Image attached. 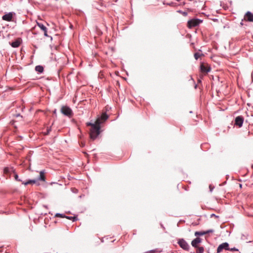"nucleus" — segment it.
Masks as SVG:
<instances>
[{
    "instance_id": "obj_26",
    "label": "nucleus",
    "mask_w": 253,
    "mask_h": 253,
    "mask_svg": "<svg viewBox=\"0 0 253 253\" xmlns=\"http://www.w3.org/2000/svg\"><path fill=\"white\" fill-rule=\"evenodd\" d=\"M13 174H14V179L16 181H18V180H19V176H18V175L17 174V173L16 172V171L15 170V172H13Z\"/></svg>"
},
{
    "instance_id": "obj_32",
    "label": "nucleus",
    "mask_w": 253,
    "mask_h": 253,
    "mask_svg": "<svg viewBox=\"0 0 253 253\" xmlns=\"http://www.w3.org/2000/svg\"><path fill=\"white\" fill-rule=\"evenodd\" d=\"M229 251H238V250L235 248H231L230 249L229 248Z\"/></svg>"
},
{
    "instance_id": "obj_30",
    "label": "nucleus",
    "mask_w": 253,
    "mask_h": 253,
    "mask_svg": "<svg viewBox=\"0 0 253 253\" xmlns=\"http://www.w3.org/2000/svg\"><path fill=\"white\" fill-rule=\"evenodd\" d=\"M178 12L180 13H182L184 16H186L187 15V12H182L181 10H178Z\"/></svg>"
},
{
    "instance_id": "obj_43",
    "label": "nucleus",
    "mask_w": 253,
    "mask_h": 253,
    "mask_svg": "<svg viewBox=\"0 0 253 253\" xmlns=\"http://www.w3.org/2000/svg\"><path fill=\"white\" fill-rule=\"evenodd\" d=\"M243 23H242V22H241V25H243Z\"/></svg>"
},
{
    "instance_id": "obj_4",
    "label": "nucleus",
    "mask_w": 253,
    "mask_h": 253,
    "mask_svg": "<svg viewBox=\"0 0 253 253\" xmlns=\"http://www.w3.org/2000/svg\"><path fill=\"white\" fill-rule=\"evenodd\" d=\"M61 112L65 116L71 118L73 117L74 113L72 109L67 106H63L61 108Z\"/></svg>"
},
{
    "instance_id": "obj_19",
    "label": "nucleus",
    "mask_w": 253,
    "mask_h": 253,
    "mask_svg": "<svg viewBox=\"0 0 253 253\" xmlns=\"http://www.w3.org/2000/svg\"><path fill=\"white\" fill-rule=\"evenodd\" d=\"M23 184L25 185H27L30 184H37V185H39L40 183L38 182L37 179H29L26 182H23Z\"/></svg>"
},
{
    "instance_id": "obj_10",
    "label": "nucleus",
    "mask_w": 253,
    "mask_h": 253,
    "mask_svg": "<svg viewBox=\"0 0 253 253\" xmlns=\"http://www.w3.org/2000/svg\"><path fill=\"white\" fill-rule=\"evenodd\" d=\"M224 249L226 251L229 250V244L228 243L225 242L219 245L217 249V253L221 252Z\"/></svg>"
},
{
    "instance_id": "obj_6",
    "label": "nucleus",
    "mask_w": 253,
    "mask_h": 253,
    "mask_svg": "<svg viewBox=\"0 0 253 253\" xmlns=\"http://www.w3.org/2000/svg\"><path fill=\"white\" fill-rule=\"evenodd\" d=\"M200 70L201 73L207 74L211 71V68L208 64L202 62L200 66Z\"/></svg>"
},
{
    "instance_id": "obj_25",
    "label": "nucleus",
    "mask_w": 253,
    "mask_h": 253,
    "mask_svg": "<svg viewBox=\"0 0 253 253\" xmlns=\"http://www.w3.org/2000/svg\"><path fill=\"white\" fill-rule=\"evenodd\" d=\"M197 248V253H203L204 252V248L203 247H198Z\"/></svg>"
},
{
    "instance_id": "obj_15",
    "label": "nucleus",
    "mask_w": 253,
    "mask_h": 253,
    "mask_svg": "<svg viewBox=\"0 0 253 253\" xmlns=\"http://www.w3.org/2000/svg\"><path fill=\"white\" fill-rule=\"evenodd\" d=\"M245 19L249 22H253V13L250 11H248L245 15Z\"/></svg>"
},
{
    "instance_id": "obj_41",
    "label": "nucleus",
    "mask_w": 253,
    "mask_h": 253,
    "mask_svg": "<svg viewBox=\"0 0 253 253\" xmlns=\"http://www.w3.org/2000/svg\"><path fill=\"white\" fill-rule=\"evenodd\" d=\"M161 227H163V228H164V227L163 226V224H161Z\"/></svg>"
},
{
    "instance_id": "obj_11",
    "label": "nucleus",
    "mask_w": 253,
    "mask_h": 253,
    "mask_svg": "<svg viewBox=\"0 0 253 253\" xmlns=\"http://www.w3.org/2000/svg\"><path fill=\"white\" fill-rule=\"evenodd\" d=\"M14 15H15V13L14 12H9L3 15L2 17V19L6 21H11Z\"/></svg>"
},
{
    "instance_id": "obj_18",
    "label": "nucleus",
    "mask_w": 253,
    "mask_h": 253,
    "mask_svg": "<svg viewBox=\"0 0 253 253\" xmlns=\"http://www.w3.org/2000/svg\"><path fill=\"white\" fill-rule=\"evenodd\" d=\"M204 56L205 55L202 52V50L201 49H199L198 52H195L194 54V57L196 60H198L199 58Z\"/></svg>"
},
{
    "instance_id": "obj_27",
    "label": "nucleus",
    "mask_w": 253,
    "mask_h": 253,
    "mask_svg": "<svg viewBox=\"0 0 253 253\" xmlns=\"http://www.w3.org/2000/svg\"><path fill=\"white\" fill-rule=\"evenodd\" d=\"M13 117H16V118L20 117L21 119V120H22V119H23V116H21L19 113H16V114H13Z\"/></svg>"
},
{
    "instance_id": "obj_12",
    "label": "nucleus",
    "mask_w": 253,
    "mask_h": 253,
    "mask_svg": "<svg viewBox=\"0 0 253 253\" xmlns=\"http://www.w3.org/2000/svg\"><path fill=\"white\" fill-rule=\"evenodd\" d=\"M22 40L21 38H17L15 41L10 42V45L14 48L18 47L22 43Z\"/></svg>"
},
{
    "instance_id": "obj_31",
    "label": "nucleus",
    "mask_w": 253,
    "mask_h": 253,
    "mask_svg": "<svg viewBox=\"0 0 253 253\" xmlns=\"http://www.w3.org/2000/svg\"><path fill=\"white\" fill-rule=\"evenodd\" d=\"M214 188V186H212L211 185H210L209 188L210 192H212Z\"/></svg>"
},
{
    "instance_id": "obj_36",
    "label": "nucleus",
    "mask_w": 253,
    "mask_h": 253,
    "mask_svg": "<svg viewBox=\"0 0 253 253\" xmlns=\"http://www.w3.org/2000/svg\"><path fill=\"white\" fill-rule=\"evenodd\" d=\"M34 3H35V5H39V4H40V3L38 1H36V2H34Z\"/></svg>"
},
{
    "instance_id": "obj_40",
    "label": "nucleus",
    "mask_w": 253,
    "mask_h": 253,
    "mask_svg": "<svg viewBox=\"0 0 253 253\" xmlns=\"http://www.w3.org/2000/svg\"><path fill=\"white\" fill-rule=\"evenodd\" d=\"M198 83H201V80L198 79Z\"/></svg>"
},
{
    "instance_id": "obj_28",
    "label": "nucleus",
    "mask_w": 253,
    "mask_h": 253,
    "mask_svg": "<svg viewBox=\"0 0 253 253\" xmlns=\"http://www.w3.org/2000/svg\"><path fill=\"white\" fill-rule=\"evenodd\" d=\"M51 131V127L48 128L46 130V132L44 133V134L48 135Z\"/></svg>"
},
{
    "instance_id": "obj_42",
    "label": "nucleus",
    "mask_w": 253,
    "mask_h": 253,
    "mask_svg": "<svg viewBox=\"0 0 253 253\" xmlns=\"http://www.w3.org/2000/svg\"><path fill=\"white\" fill-rule=\"evenodd\" d=\"M197 85L196 84L195 86V88H197Z\"/></svg>"
},
{
    "instance_id": "obj_23",
    "label": "nucleus",
    "mask_w": 253,
    "mask_h": 253,
    "mask_svg": "<svg viewBox=\"0 0 253 253\" xmlns=\"http://www.w3.org/2000/svg\"><path fill=\"white\" fill-rule=\"evenodd\" d=\"M66 218L72 220L73 222L76 221L78 220V215H75L74 216H69L66 215Z\"/></svg>"
},
{
    "instance_id": "obj_24",
    "label": "nucleus",
    "mask_w": 253,
    "mask_h": 253,
    "mask_svg": "<svg viewBox=\"0 0 253 253\" xmlns=\"http://www.w3.org/2000/svg\"><path fill=\"white\" fill-rule=\"evenodd\" d=\"M55 217L65 218L66 215L63 213H57L54 215Z\"/></svg>"
},
{
    "instance_id": "obj_13",
    "label": "nucleus",
    "mask_w": 253,
    "mask_h": 253,
    "mask_svg": "<svg viewBox=\"0 0 253 253\" xmlns=\"http://www.w3.org/2000/svg\"><path fill=\"white\" fill-rule=\"evenodd\" d=\"M214 232L213 229H209L207 231H196L195 232V236L199 237L198 236H203L209 233H212Z\"/></svg>"
},
{
    "instance_id": "obj_5",
    "label": "nucleus",
    "mask_w": 253,
    "mask_h": 253,
    "mask_svg": "<svg viewBox=\"0 0 253 253\" xmlns=\"http://www.w3.org/2000/svg\"><path fill=\"white\" fill-rule=\"evenodd\" d=\"M109 116L107 114L106 112H103L102 113L101 116L98 117L95 122H98V121H99V125L102 126V124L106 122Z\"/></svg>"
},
{
    "instance_id": "obj_21",
    "label": "nucleus",
    "mask_w": 253,
    "mask_h": 253,
    "mask_svg": "<svg viewBox=\"0 0 253 253\" xmlns=\"http://www.w3.org/2000/svg\"><path fill=\"white\" fill-rule=\"evenodd\" d=\"M163 3L164 5H169L170 6H173V7H176V6L180 5V4H178L174 1H171L170 2L168 3V2H166V1H163Z\"/></svg>"
},
{
    "instance_id": "obj_2",
    "label": "nucleus",
    "mask_w": 253,
    "mask_h": 253,
    "mask_svg": "<svg viewBox=\"0 0 253 253\" xmlns=\"http://www.w3.org/2000/svg\"><path fill=\"white\" fill-rule=\"evenodd\" d=\"M109 5V3L106 1H94L92 4L94 8L102 11H104Z\"/></svg>"
},
{
    "instance_id": "obj_16",
    "label": "nucleus",
    "mask_w": 253,
    "mask_h": 253,
    "mask_svg": "<svg viewBox=\"0 0 253 253\" xmlns=\"http://www.w3.org/2000/svg\"><path fill=\"white\" fill-rule=\"evenodd\" d=\"M202 242V239L200 237H197L195 239L192 241L191 245L194 248H198V245Z\"/></svg>"
},
{
    "instance_id": "obj_20",
    "label": "nucleus",
    "mask_w": 253,
    "mask_h": 253,
    "mask_svg": "<svg viewBox=\"0 0 253 253\" xmlns=\"http://www.w3.org/2000/svg\"><path fill=\"white\" fill-rule=\"evenodd\" d=\"M37 180L38 181H45V173L44 170L41 171L40 172V175L37 178Z\"/></svg>"
},
{
    "instance_id": "obj_37",
    "label": "nucleus",
    "mask_w": 253,
    "mask_h": 253,
    "mask_svg": "<svg viewBox=\"0 0 253 253\" xmlns=\"http://www.w3.org/2000/svg\"><path fill=\"white\" fill-rule=\"evenodd\" d=\"M53 114H55L56 113V110L55 109L53 112Z\"/></svg>"
},
{
    "instance_id": "obj_7",
    "label": "nucleus",
    "mask_w": 253,
    "mask_h": 253,
    "mask_svg": "<svg viewBox=\"0 0 253 253\" xmlns=\"http://www.w3.org/2000/svg\"><path fill=\"white\" fill-rule=\"evenodd\" d=\"M177 244L183 250L186 251H189L190 246L184 239H179L177 241Z\"/></svg>"
},
{
    "instance_id": "obj_38",
    "label": "nucleus",
    "mask_w": 253,
    "mask_h": 253,
    "mask_svg": "<svg viewBox=\"0 0 253 253\" xmlns=\"http://www.w3.org/2000/svg\"><path fill=\"white\" fill-rule=\"evenodd\" d=\"M43 207H44V208H46V209H47V208H48V207H47V206H46V205H43Z\"/></svg>"
},
{
    "instance_id": "obj_3",
    "label": "nucleus",
    "mask_w": 253,
    "mask_h": 253,
    "mask_svg": "<svg viewBox=\"0 0 253 253\" xmlns=\"http://www.w3.org/2000/svg\"><path fill=\"white\" fill-rule=\"evenodd\" d=\"M202 20L198 18L192 19L188 21L187 27L189 29H192L194 27L198 26L200 23H202Z\"/></svg>"
},
{
    "instance_id": "obj_39",
    "label": "nucleus",
    "mask_w": 253,
    "mask_h": 253,
    "mask_svg": "<svg viewBox=\"0 0 253 253\" xmlns=\"http://www.w3.org/2000/svg\"><path fill=\"white\" fill-rule=\"evenodd\" d=\"M250 133H251L250 131H248V136H249V135H250Z\"/></svg>"
},
{
    "instance_id": "obj_8",
    "label": "nucleus",
    "mask_w": 253,
    "mask_h": 253,
    "mask_svg": "<svg viewBox=\"0 0 253 253\" xmlns=\"http://www.w3.org/2000/svg\"><path fill=\"white\" fill-rule=\"evenodd\" d=\"M244 121V118L242 116H238L236 117L234 120V126L241 127L243 126Z\"/></svg>"
},
{
    "instance_id": "obj_33",
    "label": "nucleus",
    "mask_w": 253,
    "mask_h": 253,
    "mask_svg": "<svg viewBox=\"0 0 253 253\" xmlns=\"http://www.w3.org/2000/svg\"><path fill=\"white\" fill-rule=\"evenodd\" d=\"M15 121L14 120H12L11 122H10V124L12 125H14V123H15Z\"/></svg>"
},
{
    "instance_id": "obj_29",
    "label": "nucleus",
    "mask_w": 253,
    "mask_h": 253,
    "mask_svg": "<svg viewBox=\"0 0 253 253\" xmlns=\"http://www.w3.org/2000/svg\"><path fill=\"white\" fill-rule=\"evenodd\" d=\"M210 217H215L216 218H219V216L218 215H215V214L214 213H212L210 215Z\"/></svg>"
},
{
    "instance_id": "obj_9",
    "label": "nucleus",
    "mask_w": 253,
    "mask_h": 253,
    "mask_svg": "<svg viewBox=\"0 0 253 253\" xmlns=\"http://www.w3.org/2000/svg\"><path fill=\"white\" fill-rule=\"evenodd\" d=\"M15 170L13 167H6L3 169V173L10 177L11 173L15 172Z\"/></svg>"
},
{
    "instance_id": "obj_35",
    "label": "nucleus",
    "mask_w": 253,
    "mask_h": 253,
    "mask_svg": "<svg viewBox=\"0 0 253 253\" xmlns=\"http://www.w3.org/2000/svg\"><path fill=\"white\" fill-rule=\"evenodd\" d=\"M18 181L19 182H21L23 184V182H25V181H23L22 179H19V180H18Z\"/></svg>"
},
{
    "instance_id": "obj_1",
    "label": "nucleus",
    "mask_w": 253,
    "mask_h": 253,
    "mask_svg": "<svg viewBox=\"0 0 253 253\" xmlns=\"http://www.w3.org/2000/svg\"><path fill=\"white\" fill-rule=\"evenodd\" d=\"M99 122H95L94 123L87 122L86 125L87 126H90L89 129V137L92 140H94L100 136V133L103 131L101 129V126L99 125Z\"/></svg>"
},
{
    "instance_id": "obj_34",
    "label": "nucleus",
    "mask_w": 253,
    "mask_h": 253,
    "mask_svg": "<svg viewBox=\"0 0 253 253\" xmlns=\"http://www.w3.org/2000/svg\"><path fill=\"white\" fill-rule=\"evenodd\" d=\"M41 8L42 9H44V10H49L48 7H46L45 8H43L42 7H41Z\"/></svg>"
},
{
    "instance_id": "obj_22",
    "label": "nucleus",
    "mask_w": 253,
    "mask_h": 253,
    "mask_svg": "<svg viewBox=\"0 0 253 253\" xmlns=\"http://www.w3.org/2000/svg\"><path fill=\"white\" fill-rule=\"evenodd\" d=\"M35 70L38 73H42L44 71V68L42 65H37L35 67Z\"/></svg>"
},
{
    "instance_id": "obj_17",
    "label": "nucleus",
    "mask_w": 253,
    "mask_h": 253,
    "mask_svg": "<svg viewBox=\"0 0 253 253\" xmlns=\"http://www.w3.org/2000/svg\"><path fill=\"white\" fill-rule=\"evenodd\" d=\"M37 25H38V27L39 28H40L44 32V36L45 37H48V36L47 35L46 27L42 23H37Z\"/></svg>"
},
{
    "instance_id": "obj_14",
    "label": "nucleus",
    "mask_w": 253,
    "mask_h": 253,
    "mask_svg": "<svg viewBox=\"0 0 253 253\" xmlns=\"http://www.w3.org/2000/svg\"><path fill=\"white\" fill-rule=\"evenodd\" d=\"M220 5L225 10L228 9L232 4V1H220Z\"/></svg>"
}]
</instances>
